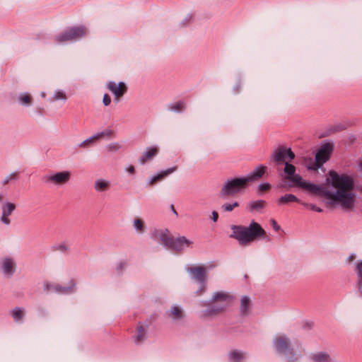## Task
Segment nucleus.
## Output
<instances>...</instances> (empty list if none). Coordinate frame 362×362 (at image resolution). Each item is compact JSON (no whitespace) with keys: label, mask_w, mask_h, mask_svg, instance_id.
<instances>
[{"label":"nucleus","mask_w":362,"mask_h":362,"mask_svg":"<svg viewBox=\"0 0 362 362\" xmlns=\"http://www.w3.org/2000/svg\"><path fill=\"white\" fill-rule=\"evenodd\" d=\"M284 171L286 175L285 179L293 183L290 187H300L313 194L330 199L344 209H351L354 206L355 202L354 184L349 176L339 175L335 171H330L327 181L331 182L335 189V192H330L326 186H318L303 180L300 175L295 174L296 167L288 162H285Z\"/></svg>","instance_id":"1"},{"label":"nucleus","mask_w":362,"mask_h":362,"mask_svg":"<svg viewBox=\"0 0 362 362\" xmlns=\"http://www.w3.org/2000/svg\"><path fill=\"white\" fill-rule=\"evenodd\" d=\"M232 230L233 234L230 237L236 239L241 245H248L266 235L265 230L255 221L252 222L248 227L233 226Z\"/></svg>","instance_id":"2"},{"label":"nucleus","mask_w":362,"mask_h":362,"mask_svg":"<svg viewBox=\"0 0 362 362\" xmlns=\"http://www.w3.org/2000/svg\"><path fill=\"white\" fill-rule=\"evenodd\" d=\"M153 236L155 240L175 251H181L184 247H190L193 244L192 241L185 236L174 239L168 230H157L154 233Z\"/></svg>","instance_id":"3"},{"label":"nucleus","mask_w":362,"mask_h":362,"mask_svg":"<svg viewBox=\"0 0 362 362\" xmlns=\"http://www.w3.org/2000/svg\"><path fill=\"white\" fill-rule=\"evenodd\" d=\"M248 183V180L246 177L235 178L229 180L223 187L221 191V196L228 197L234 195L245 189Z\"/></svg>","instance_id":"4"},{"label":"nucleus","mask_w":362,"mask_h":362,"mask_svg":"<svg viewBox=\"0 0 362 362\" xmlns=\"http://www.w3.org/2000/svg\"><path fill=\"white\" fill-rule=\"evenodd\" d=\"M87 34V30L83 26L72 27L68 28L64 33L59 34L55 40L62 43L70 40H75Z\"/></svg>","instance_id":"5"},{"label":"nucleus","mask_w":362,"mask_h":362,"mask_svg":"<svg viewBox=\"0 0 362 362\" xmlns=\"http://www.w3.org/2000/svg\"><path fill=\"white\" fill-rule=\"evenodd\" d=\"M232 302V298L224 293H217L214 296V303L209 315H216L222 312Z\"/></svg>","instance_id":"6"},{"label":"nucleus","mask_w":362,"mask_h":362,"mask_svg":"<svg viewBox=\"0 0 362 362\" xmlns=\"http://www.w3.org/2000/svg\"><path fill=\"white\" fill-rule=\"evenodd\" d=\"M332 148V145L331 144H326L323 145L316 154L315 161L313 165L308 168L317 170L320 168L321 165L329 158Z\"/></svg>","instance_id":"7"},{"label":"nucleus","mask_w":362,"mask_h":362,"mask_svg":"<svg viewBox=\"0 0 362 362\" xmlns=\"http://www.w3.org/2000/svg\"><path fill=\"white\" fill-rule=\"evenodd\" d=\"M295 154L291 148H286L284 147H279L276 148L272 154V158L277 163L280 164L286 160L288 158L290 160L294 159Z\"/></svg>","instance_id":"8"},{"label":"nucleus","mask_w":362,"mask_h":362,"mask_svg":"<svg viewBox=\"0 0 362 362\" xmlns=\"http://www.w3.org/2000/svg\"><path fill=\"white\" fill-rule=\"evenodd\" d=\"M71 174L68 171L59 172L47 177V180L52 184L62 185L70 180Z\"/></svg>","instance_id":"9"},{"label":"nucleus","mask_w":362,"mask_h":362,"mask_svg":"<svg viewBox=\"0 0 362 362\" xmlns=\"http://www.w3.org/2000/svg\"><path fill=\"white\" fill-rule=\"evenodd\" d=\"M187 271L192 274L193 278L196 281L200 283L205 281L206 277L205 267L202 266L189 267Z\"/></svg>","instance_id":"10"},{"label":"nucleus","mask_w":362,"mask_h":362,"mask_svg":"<svg viewBox=\"0 0 362 362\" xmlns=\"http://www.w3.org/2000/svg\"><path fill=\"white\" fill-rule=\"evenodd\" d=\"M107 88L115 95L117 100H119L127 91V86L122 82L118 84L115 82H109Z\"/></svg>","instance_id":"11"},{"label":"nucleus","mask_w":362,"mask_h":362,"mask_svg":"<svg viewBox=\"0 0 362 362\" xmlns=\"http://www.w3.org/2000/svg\"><path fill=\"white\" fill-rule=\"evenodd\" d=\"M45 290L48 292H56L58 293H69L73 291L71 288L63 287L57 284L45 281L44 283Z\"/></svg>","instance_id":"12"},{"label":"nucleus","mask_w":362,"mask_h":362,"mask_svg":"<svg viewBox=\"0 0 362 362\" xmlns=\"http://www.w3.org/2000/svg\"><path fill=\"white\" fill-rule=\"evenodd\" d=\"M16 209V204L11 202H7L2 206V216L1 217V221L8 225L11 223V220L8 216L13 213V211Z\"/></svg>","instance_id":"13"},{"label":"nucleus","mask_w":362,"mask_h":362,"mask_svg":"<svg viewBox=\"0 0 362 362\" xmlns=\"http://www.w3.org/2000/svg\"><path fill=\"white\" fill-rule=\"evenodd\" d=\"M275 347L278 351L286 354L289 350L288 340L284 336L277 337L274 341Z\"/></svg>","instance_id":"14"},{"label":"nucleus","mask_w":362,"mask_h":362,"mask_svg":"<svg viewBox=\"0 0 362 362\" xmlns=\"http://www.w3.org/2000/svg\"><path fill=\"white\" fill-rule=\"evenodd\" d=\"M112 134H113V132L111 130H106L105 132H103L101 133H99V134L90 137L88 139L85 140L80 144V146L81 147H87L90 144L95 142L97 140H98L104 136H110L112 135Z\"/></svg>","instance_id":"15"},{"label":"nucleus","mask_w":362,"mask_h":362,"mask_svg":"<svg viewBox=\"0 0 362 362\" xmlns=\"http://www.w3.org/2000/svg\"><path fill=\"white\" fill-rule=\"evenodd\" d=\"M176 169H177V167L170 168L166 170L161 172L158 175L154 176L153 177H152V179L150 181V183H149L150 185H153L157 182L160 181L161 180L165 178L166 176H168V175H170L172 173H173L174 171H175Z\"/></svg>","instance_id":"16"},{"label":"nucleus","mask_w":362,"mask_h":362,"mask_svg":"<svg viewBox=\"0 0 362 362\" xmlns=\"http://www.w3.org/2000/svg\"><path fill=\"white\" fill-rule=\"evenodd\" d=\"M158 148L157 147L150 148L147 152H146L141 158L140 163L144 164L149 160L152 159L155 156L157 155Z\"/></svg>","instance_id":"17"},{"label":"nucleus","mask_w":362,"mask_h":362,"mask_svg":"<svg viewBox=\"0 0 362 362\" xmlns=\"http://www.w3.org/2000/svg\"><path fill=\"white\" fill-rule=\"evenodd\" d=\"M267 170L266 166H259L255 171H254L250 175L246 177L248 180V182L259 179L265 173Z\"/></svg>","instance_id":"18"},{"label":"nucleus","mask_w":362,"mask_h":362,"mask_svg":"<svg viewBox=\"0 0 362 362\" xmlns=\"http://www.w3.org/2000/svg\"><path fill=\"white\" fill-rule=\"evenodd\" d=\"M4 272L7 274H13L14 271V262L10 258H5L2 262Z\"/></svg>","instance_id":"19"},{"label":"nucleus","mask_w":362,"mask_h":362,"mask_svg":"<svg viewBox=\"0 0 362 362\" xmlns=\"http://www.w3.org/2000/svg\"><path fill=\"white\" fill-rule=\"evenodd\" d=\"M313 362H331V358L327 353L319 352L311 356Z\"/></svg>","instance_id":"20"},{"label":"nucleus","mask_w":362,"mask_h":362,"mask_svg":"<svg viewBox=\"0 0 362 362\" xmlns=\"http://www.w3.org/2000/svg\"><path fill=\"white\" fill-rule=\"evenodd\" d=\"M278 202L279 204H285L290 202H300L299 199L292 194H287L281 197Z\"/></svg>","instance_id":"21"},{"label":"nucleus","mask_w":362,"mask_h":362,"mask_svg":"<svg viewBox=\"0 0 362 362\" xmlns=\"http://www.w3.org/2000/svg\"><path fill=\"white\" fill-rule=\"evenodd\" d=\"M25 315V311L20 308H16L12 311V316L15 321H19L23 319Z\"/></svg>","instance_id":"22"},{"label":"nucleus","mask_w":362,"mask_h":362,"mask_svg":"<svg viewBox=\"0 0 362 362\" xmlns=\"http://www.w3.org/2000/svg\"><path fill=\"white\" fill-rule=\"evenodd\" d=\"M266 205V202L264 200H257L250 203V209L251 211L253 210H259L263 209Z\"/></svg>","instance_id":"23"},{"label":"nucleus","mask_w":362,"mask_h":362,"mask_svg":"<svg viewBox=\"0 0 362 362\" xmlns=\"http://www.w3.org/2000/svg\"><path fill=\"white\" fill-rule=\"evenodd\" d=\"M356 270L358 276V290L362 295V261L358 263Z\"/></svg>","instance_id":"24"},{"label":"nucleus","mask_w":362,"mask_h":362,"mask_svg":"<svg viewBox=\"0 0 362 362\" xmlns=\"http://www.w3.org/2000/svg\"><path fill=\"white\" fill-rule=\"evenodd\" d=\"M109 187L107 182L104 180H98L95 182V189L99 192L106 190Z\"/></svg>","instance_id":"25"},{"label":"nucleus","mask_w":362,"mask_h":362,"mask_svg":"<svg viewBox=\"0 0 362 362\" xmlns=\"http://www.w3.org/2000/svg\"><path fill=\"white\" fill-rule=\"evenodd\" d=\"M185 107V103L182 101H178L169 105V109L173 111H182Z\"/></svg>","instance_id":"26"},{"label":"nucleus","mask_w":362,"mask_h":362,"mask_svg":"<svg viewBox=\"0 0 362 362\" xmlns=\"http://www.w3.org/2000/svg\"><path fill=\"white\" fill-rule=\"evenodd\" d=\"M250 299L247 297H243L241 300V312L243 314H246L247 310L250 306Z\"/></svg>","instance_id":"27"},{"label":"nucleus","mask_w":362,"mask_h":362,"mask_svg":"<svg viewBox=\"0 0 362 362\" xmlns=\"http://www.w3.org/2000/svg\"><path fill=\"white\" fill-rule=\"evenodd\" d=\"M230 356L234 362H240L244 358L243 354L236 351H232Z\"/></svg>","instance_id":"28"},{"label":"nucleus","mask_w":362,"mask_h":362,"mask_svg":"<svg viewBox=\"0 0 362 362\" xmlns=\"http://www.w3.org/2000/svg\"><path fill=\"white\" fill-rule=\"evenodd\" d=\"M144 335L145 332L143 327L141 325L138 326L136 331V341L138 343L141 342L143 340Z\"/></svg>","instance_id":"29"},{"label":"nucleus","mask_w":362,"mask_h":362,"mask_svg":"<svg viewBox=\"0 0 362 362\" xmlns=\"http://www.w3.org/2000/svg\"><path fill=\"white\" fill-rule=\"evenodd\" d=\"M134 226L135 228L139 231L141 232L144 229V223L142 219L137 218L134 220Z\"/></svg>","instance_id":"30"},{"label":"nucleus","mask_w":362,"mask_h":362,"mask_svg":"<svg viewBox=\"0 0 362 362\" xmlns=\"http://www.w3.org/2000/svg\"><path fill=\"white\" fill-rule=\"evenodd\" d=\"M238 206L239 204L237 202H235L233 204H224L222 205L221 208L224 211H231Z\"/></svg>","instance_id":"31"},{"label":"nucleus","mask_w":362,"mask_h":362,"mask_svg":"<svg viewBox=\"0 0 362 362\" xmlns=\"http://www.w3.org/2000/svg\"><path fill=\"white\" fill-rule=\"evenodd\" d=\"M170 315L175 319L180 318L182 316V310L178 307H174L171 310Z\"/></svg>","instance_id":"32"},{"label":"nucleus","mask_w":362,"mask_h":362,"mask_svg":"<svg viewBox=\"0 0 362 362\" xmlns=\"http://www.w3.org/2000/svg\"><path fill=\"white\" fill-rule=\"evenodd\" d=\"M31 97L29 94H23L20 97V100L23 104H30Z\"/></svg>","instance_id":"33"},{"label":"nucleus","mask_w":362,"mask_h":362,"mask_svg":"<svg viewBox=\"0 0 362 362\" xmlns=\"http://www.w3.org/2000/svg\"><path fill=\"white\" fill-rule=\"evenodd\" d=\"M66 98V94L62 91L57 92L54 97V100H65Z\"/></svg>","instance_id":"34"},{"label":"nucleus","mask_w":362,"mask_h":362,"mask_svg":"<svg viewBox=\"0 0 362 362\" xmlns=\"http://www.w3.org/2000/svg\"><path fill=\"white\" fill-rule=\"evenodd\" d=\"M57 249L62 252H67L69 249V245L67 243H63L58 245Z\"/></svg>","instance_id":"35"},{"label":"nucleus","mask_w":362,"mask_h":362,"mask_svg":"<svg viewBox=\"0 0 362 362\" xmlns=\"http://www.w3.org/2000/svg\"><path fill=\"white\" fill-rule=\"evenodd\" d=\"M271 186L268 183H264V184H262L259 185V190L260 192H264V191H267L270 189Z\"/></svg>","instance_id":"36"},{"label":"nucleus","mask_w":362,"mask_h":362,"mask_svg":"<svg viewBox=\"0 0 362 362\" xmlns=\"http://www.w3.org/2000/svg\"><path fill=\"white\" fill-rule=\"evenodd\" d=\"M111 103V98L109 95L105 94L103 97V103L105 105L107 106Z\"/></svg>","instance_id":"37"},{"label":"nucleus","mask_w":362,"mask_h":362,"mask_svg":"<svg viewBox=\"0 0 362 362\" xmlns=\"http://www.w3.org/2000/svg\"><path fill=\"white\" fill-rule=\"evenodd\" d=\"M16 177H17L16 173L11 174L7 179H6L4 181L3 185H5L8 184L11 180L15 179Z\"/></svg>","instance_id":"38"},{"label":"nucleus","mask_w":362,"mask_h":362,"mask_svg":"<svg viewBox=\"0 0 362 362\" xmlns=\"http://www.w3.org/2000/svg\"><path fill=\"white\" fill-rule=\"evenodd\" d=\"M272 222V225L273 226V228L277 231L279 230L280 227L278 225V223H276V221L274 220V219H272L271 221Z\"/></svg>","instance_id":"39"},{"label":"nucleus","mask_w":362,"mask_h":362,"mask_svg":"<svg viewBox=\"0 0 362 362\" xmlns=\"http://www.w3.org/2000/svg\"><path fill=\"white\" fill-rule=\"evenodd\" d=\"M212 219L214 221H216L218 218V214L216 211H214L212 212V216H211Z\"/></svg>","instance_id":"40"},{"label":"nucleus","mask_w":362,"mask_h":362,"mask_svg":"<svg viewBox=\"0 0 362 362\" xmlns=\"http://www.w3.org/2000/svg\"><path fill=\"white\" fill-rule=\"evenodd\" d=\"M119 148V146L117 144H113L109 146L110 150H116Z\"/></svg>","instance_id":"41"},{"label":"nucleus","mask_w":362,"mask_h":362,"mask_svg":"<svg viewBox=\"0 0 362 362\" xmlns=\"http://www.w3.org/2000/svg\"><path fill=\"white\" fill-rule=\"evenodd\" d=\"M127 171H128L129 173L133 174V173H134V167L133 165L129 166V167L127 168Z\"/></svg>","instance_id":"42"},{"label":"nucleus","mask_w":362,"mask_h":362,"mask_svg":"<svg viewBox=\"0 0 362 362\" xmlns=\"http://www.w3.org/2000/svg\"><path fill=\"white\" fill-rule=\"evenodd\" d=\"M311 209L315 211H317V212H321L322 211V209L316 206H312Z\"/></svg>","instance_id":"43"},{"label":"nucleus","mask_w":362,"mask_h":362,"mask_svg":"<svg viewBox=\"0 0 362 362\" xmlns=\"http://www.w3.org/2000/svg\"><path fill=\"white\" fill-rule=\"evenodd\" d=\"M171 209H172L173 211L175 214H177V211H175V207H174V206H173V205H172V206H171Z\"/></svg>","instance_id":"44"},{"label":"nucleus","mask_w":362,"mask_h":362,"mask_svg":"<svg viewBox=\"0 0 362 362\" xmlns=\"http://www.w3.org/2000/svg\"><path fill=\"white\" fill-rule=\"evenodd\" d=\"M4 199V196L0 194V202L2 201Z\"/></svg>","instance_id":"45"},{"label":"nucleus","mask_w":362,"mask_h":362,"mask_svg":"<svg viewBox=\"0 0 362 362\" xmlns=\"http://www.w3.org/2000/svg\"><path fill=\"white\" fill-rule=\"evenodd\" d=\"M360 165L362 167V158H361V162H360Z\"/></svg>","instance_id":"46"}]
</instances>
